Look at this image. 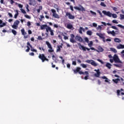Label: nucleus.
Returning a JSON list of instances; mask_svg holds the SVG:
<instances>
[{
  "label": "nucleus",
  "mask_w": 124,
  "mask_h": 124,
  "mask_svg": "<svg viewBox=\"0 0 124 124\" xmlns=\"http://www.w3.org/2000/svg\"><path fill=\"white\" fill-rule=\"evenodd\" d=\"M78 48L79 49H80V50H83V51H90V50H94V51H97V50L95 49L94 48V47H91L90 48H89L88 47H86L85 46H82V45H81V43H78Z\"/></svg>",
  "instance_id": "1"
},
{
  "label": "nucleus",
  "mask_w": 124,
  "mask_h": 124,
  "mask_svg": "<svg viewBox=\"0 0 124 124\" xmlns=\"http://www.w3.org/2000/svg\"><path fill=\"white\" fill-rule=\"evenodd\" d=\"M102 13L104 15H106V16H108V17H112V18H117V16L116 14H113L111 13L109 11H106L105 10H104L102 11Z\"/></svg>",
  "instance_id": "2"
},
{
  "label": "nucleus",
  "mask_w": 124,
  "mask_h": 124,
  "mask_svg": "<svg viewBox=\"0 0 124 124\" xmlns=\"http://www.w3.org/2000/svg\"><path fill=\"white\" fill-rule=\"evenodd\" d=\"M80 70L81 68H80V67H77L76 69L73 70L74 73L75 74H77L78 73H79V74H80V75H84L85 73H84L83 72H82Z\"/></svg>",
  "instance_id": "3"
},
{
  "label": "nucleus",
  "mask_w": 124,
  "mask_h": 124,
  "mask_svg": "<svg viewBox=\"0 0 124 124\" xmlns=\"http://www.w3.org/2000/svg\"><path fill=\"white\" fill-rule=\"evenodd\" d=\"M113 60L116 63H123V62L120 60L119 56L117 54H114L113 57Z\"/></svg>",
  "instance_id": "4"
},
{
  "label": "nucleus",
  "mask_w": 124,
  "mask_h": 124,
  "mask_svg": "<svg viewBox=\"0 0 124 124\" xmlns=\"http://www.w3.org/2000/svg\"><path fill=\"white\" fill-rule=\"evenodd\" d=\"M19 24H20V21L18 20H16L14 23V25L12 26V28H13V29H15V30H17V29H18Z\"/></svg>",
  "instance_id": "5"
},
{
  "label": "nucleus",
  "mask_w": 124,
  "mask_h": 124,
  "mask_svg": "<svg viewBox=\"0 0 124 124\" xmlns=\"http://www.w3.org/2000/svg\"><path fill=\"white\" fill-rule=\"evenodd\" d=\"M51 12L53 13L52 16L54 18H56L57 19H59L60 16L57 14V12H56L55 10L54 9H52L51 10Z\"/></svg>",
  "instance_id": "6"
},
{
  "label": "nucleus",
  "mask_w": 124,
  "mask_h": 124,
  "mask_svg": "<svg viewBox=\"0 0 124 124\" xmlns=\"http://www.w3.org/2000/svg\"><path fill=\"white\" fill-rule=\"evenodd\" d=\"M79 7L75 6L74 8L76 10H78V11H86L85 8H84L82 5H79Z\"/></svg>",
  "instance_id": "7"
},
{
  "label": "nucleus",
  "mask_w": 124,
  "mask_h": 124,
  "mask_svg": "<svg viewBox=\"0 0 124 124\" xmlns=\"http://www.w3.org/2000/svg\"><path fill=\"white\" fill-rule=\"evenodd\" d=\"M87 63H90V64L93 65V66H97V63L93 60H87L85 61Z\"/></svg>",
  "instance_id": "8"
},
{
  "label": "nucleus",
  "mask_w": 124,
  "mask_h": 124,
  "mask_svg": "<svg viewBox=\"0 0 124 124\" xmlns=\"http://www.w3.org/2000/svg\"><path fill=\"white\" fill-rule=\"evenodd\" d=\"M71 38H70V42L71 43H76V40H75V39H74V38H75V35H74V34H71L70 35Z\"/></svg>",
  "instance_id": "9"
},
{
  "label": "nucleus",
  "mask_w": 124,
  "mask_h": 124,
  "mask_svg": "<svg viewBox=\"0 0 124 124\" xmlns=\"http://www.w3.org/2000/svg\"><path fill=\"white\" fill-rule=\"evenodd\" d=\"M38 58L39 59H40V60H41L42 62H44L46 57H45V55H44V54H40L39 55Z\"/></svg>",
  "instance_id": "10"
},
{
  "label": "nucleus",
  "mask_w": 124,
  "mask_h": 124,
  "mask_svg": "<svg viewBox=\"0 0 124 124\" xmlns=\"http://www.w3.org/2000/svg\"><path fill=\"white\" fill-rule=\"evenodd\" d=\"M66 16L68 17V18L69 19H70L71 20H73L75 18V16H73L72 15H71V13L69 12H67L66 13Z\"/></svg>",
  "instance_id": "11"
},
{
  "label": "nucleus",
  "mask_w": 124,
  "mask_h": 124,
  "mask_svg": "<svg viewBox=\"0 0 124 124\" xmlns=\"http://www.w3.org/2000/svg\"><path fill=\"white\" fill-rule=\"evenodd\" d=\"M75 39L77 40V41H78V42H83V39L81 36L78 35L76 36Z\"/></svg>",
  "instance_id": "12"
},
{
  "label": "nucleus",
  "mask_w": 124,
  "mask_h": 124,
  "mask_svg": "<svg viewBox=\"0 0 124 124\" xmlns=\"http://www.w3.org/2000/svg\"><path fill=\"white\" fill-rule=\"evenodd\" d=\"M49 31L50 32V35H54V30H52L51 27H48L47 29H46V32H49Z\"/></svg>",
  "instance_id": "13"
},
{
  "label": "nucleus",
  "mask_w": 124,
  "mask_h": 124,
  "mask_svg": "<svg viewBox=\"0 0 124 124\" xmlns=\"http://www.w3.org/2000/svg\"><path fill=\"white\" fill-rule=\"evenodd\" d=\"M50 28V27L48 26L47 25H42L41 26V30H46V31H47V30H48V28Z\"/></svg>",
  "instance_id": "14"
},
{
  "label": "nucleus",
  "mask_w": 124,
  "mask_h": 124,
  "mask_svg": "<svg viewBox=\"0 0 124 124\" xmlns=\"http://www.w3.org/2000/svg\"><path fill=\"white\" fill-rule=\"evenodd\" d=\"M27 49L26 50V52H30V50H31L30 48H32V46L31 45V43H30V42H27Z\"/></svg>",
  "instance_id": "15"
},
{
  "label": "nucleus",
  "mask_w": 124,
  "mask_h": 124,
  "mask_svg": "<svg viewBox=\"0 0 124 124\" xmlns=\"http://www.w3.org/2000/svg\"><path fill=\"white\" fill-rule=\"evenodd\" d=\"M94 71H96L97 72L96 74H94L95 77H99V76H100V72L99 71V69H98V70L95 69Z\"/></svg>",
  "instance_id": "16"
},
{
  "label": "nucleus",
  "mask_w": 124,
  "mask_h": 124,
  "mask_svg": "<svg viewBox=\"0 0 124 124\" xmlns=\"http://www.w3.org/2000/svg\"><path fill=\"white\" fill-rule=\"evenodd\" d=\"M84 74L83 75H86V76H85L84 78V79L85 80H88V79H89V72L88 71H85V72H84Z\"/></svg>",
  "instance_id": "17"
},
{
  "label": "nucleus",
  "mask_w": 124,
  "mask_h": 124,
  "mask_svg": "<svg viewBox=\"0 0 124 124\" xmlns=\"http://www.w3.org/2000/svg\"><path fill=\"white\" fill-rule=\"evenodd\" d=\"M107 33H108V34H112V36H115V35H116V32H115L114 30L112 31H107Z\"/></svg>",
  "instance_id": "18"
},
{
  "label": "nucleus",
  "mask_w": 124,
  "mask_h": 124,
  "mask_svg": "<svg viewBox=\"0 0 124 124\" xmlns=\"http://www.w3.org/2000/svg\"><path fill=\"white\" fill-rule=\"evenodd\" d=\"M96 35L99 36V37H100V38H101V39L103 38L104 37V36L105 35V34L101 33H96Z\"/></svg>",
  "instance_id": "19"
},
{
  "label": "nucleus",
  "mask_w": 124,
  "mask_h": 124,
  "mask_svg": "<svg viewBox=\"0 0 124 124\" xmlns=\"http://www.w3.org/2000/svg\"><path fill=\"white\" fill-rule=\"evenodd\" d=\"M5 26H6V23L5 22L3 23L2 20L0 19V28H3V27H4Z\"/></svg>",
  "instance_id": "20"
},
{
  "label": "nucleus",
  "mask_w": 124,
  "mask_h": 124,
  "mask_svg": "<svg viewBox=\"0 0 124 124\" xmlns=\"http://www.w3.org/2000/svg\"><path fill=\"white\" fill-rule=\"evenodd\" d=\"M61 48H62V44L61 45L57 46L56 52H61Z\"/></svg>",
  "instance_id": "21"
},
{
  "label": "nucleus",
  "mask_w": 124,
  "mask_h": 124,
  "mask_svg": "<svg viewBox=\"0 0 124 124\" xmlns=\"http://www.w3.org/2000/svg\"><path fill=\"white\" fill-rule=\"evenodd\" d=\"M82 31H84L85 29H84V28H83V27H79V29H78V31L79 33H80V34H83V32H82Z\"/></svg>",
  "instance_id": "22"
},
{
  "label": "nucleus",
  "mask_w": 124,
  "mask_h": 124,
  "mask_svg": "<svg viewBox=\"0 0 124 124\" xmlns=\"http://www.w3.org/2000/svg\"><path fill=\"white\" fill-rule=\"evenodd\" d=\"M117 49H124V45L119 44L117 46Z\"/></svg>",
  "instance_id": "23"
},
{
  "label": "nucleus",
  "mask_w": 124,
  "mask_h": 124,
  "mask_svg": "<svg viewBox=\"0 0 124 124\" xmlns=\"http://www.w3.org/2000/svg\"><path fill=\"white\" fill-rule=\"evenodd\" d=\"M29 5H32V4H35V0H29Z\"/></svg>",
  "instance_id": "24"
},
{
  "label": "nucleus",
  "mask_w": 124,
  "mask_h": 124,
  "mask_svg": "<svg viewBox=\"0 0 124 124\" xmlns=\"http://www.w3.org/2000/svg\"><path fill=\"white\" fill-rule=\"evenodd\" d=\"M98 50H96L97 52H103V51H104V49H103V48H102V47L99 46L98 47Z\"/></svg>",
  "instance_id": "25"
},
{
  "label": "nucleus",
  "mask_w": 124,
  "mask_h": 124,
  "mask_svg": "<svg viewBox=\"0 0 124 124\" xmlns=\"http://www.w3.org/2000/svg\"><path fill=\"white\" fill-rule=\"evenodd\" d=\"M46 43L48 48H50L52 47V45H51V44L50 43H49V42L46 41Z\"/></svg>",
  "instance_id": "26"
},
{
  "label": "nucleus",
  "mask_w": 124,
  "mask_h": 124,
  "mask_svg": "<svg viewBox=\"0 0 124 124\" xmlns=\"http://www.w3.org/2000/svg\"><path fill=\"white\" fill-rule=\"evenodd\" d=\"M111 63H107V64H106V67H108V69H111Z\"/></svg>",
  "instance_id": "27"
},
{
  "label": "nucleus",
  "mask_w": 124,
  "mask_h": 124,
  "mask_svg": "<svg viewBox=\"0 0 124 124\" xmlns=\"http://www.w3.org/2000/svg\"><path fill=\"white\" fill-rule=\"evenodd\" d=\"M73 28V26H72V24H67V28L69 30H71Z\"/></svg>",
  "instance_id": "28"
},
{
  "label": "nucleus",
  "mask_w": 124,
  "mask_h": 124,
  "mask_svg": "<svg viewBox=\"0 0 124 124\" xmlns=\"http://www.w3.org/2000/svg\"><path fill=\"white\" fill-rule=\"evenodd\" d=\"M112 81L115 83V84H118V82H119V81H121V80L120 79V78H116L115 79H113Z\"/></svg>",
  "instance_id": "29"
},
{
  "label": "nucleus",
  "mask_w": 124,
  "mask_h": 124,
  "mask_svg": "<svg viewBox=\"0 0 124 124\" xmlns=\"http://www.w3.org/2000/svg\"><path fill=\"white\" fill-rule=\"evenodd\" d=\"M16 13L15 14V15L14 16L15 19H16V18L18 17V15H19V12H18V10H16Z\"/></svg>",
  "instance_id": "30"
},
{
  "label": "nucleus",
  "mask_w": 124,
  "mask_h": 124,
  "mask_svg": "<svg viewBox=\"0 0 124 124\" xmlns=\"http://www.w3.org/2000/svg\"><path fill=\"white\" fill-rule=\"evenodd\" d=\"M87 34H88V35H89L90 36H91L93 34V31H87Z\"/></svg>",
  "instance_id": "31"
},
{
  "label": "nucleus",
  "mask_w": 124,
  "mask_h": 124,
  "mask_svg": "<svg viewBox=\"0 0 124 124\" xmlns=\"http://www.w3.org/2000/svg\"><path fill=\"white\" fill-rule=\"evenodd\" d=\"M21 33L22 34V35H25L26 34H27V32H26L25 31V29H23L21 30Z\"/></svg>",
  "instance_id": "32"
},
{
  "label": "nucleus",
  "mask_w": 124,
  "mask_h": 124,
  "mask_svg": "<svg viewBox=\"0 0 124 124\" xmlns=\"http://www.w3.org/2000/svg\"><path fill=\"white\" fill-rule=\"evenodd\" d=\"M97 13H99V15L100 16L101 18L103 17V15H102V13H101V12H100V11L97 10Z\"/></svg>",
  "instance_id": "33"
},
{
  "label": "nucleus",
  "mask_w": 124,
  "mask_h": 124,
  "mask_svg": "<svg viewBox=\"0 0 124 124\" xmlns=\"http://www.w3.org/2000/svg\"><path fill=\"white\" fill-rule=\"evenodd\" d=\"M114 41H115V42H117L118 43L121 42V41L120 40V39H119L118 38H115L114 39Z\"/></svg>",
  "instance_id": "34"
},
{
  "label": "nucleus",
  "mask_w": 124,
  "mask_h": 124,
  "mask_svg": "<svg viewBox=\"0 0 124 124\" xmlns=\"http://www.w3.org/2000/svg\"><path fill=\"white\" fill-rule=\"evenodd\" d=\"M48 52L49 53H52V52H54V49H53V47H51V48H49V49L48 50Z\"/></svg>",
  "instance_id": "35"
},
{
  "label": "nucleus",
  "mask_w": 124,
  "mask_h": 124,
  "mask_svg": "<svg viewBox=\"0 0 124 124\" xmlns=\"http://www.w3.org/2000/svg\"><path fill=\"white\" fill-rule=\"evenodd\" d=\"M100 6H103V7H106V4H105V3H104V2H101Z\"/></svg>",
  "instance_id": "36"
},
{
  "label": "nucleus",
  "mask_w": 124,
  "mask_h": 124,
  "mask_svg": "<svg viewBox=\"0 0 124 124\" xmlns=\"http://www.w3.org/2000/svg\"><path fill=\"white\" fill-rule=\"evenodd\" d=\"M110 50L112 52H114V53H117V49H115L114 48H110Z\"/></svg>",
  "instance_id": "37"
},
{
  "label": "nucleus",
  "mask_w": 124,
  "mask_h": 124,
  "mask_svg": "<svg viewBox=\"0 0 124 124\" xmlns=\"http://www.w3.org/2000/svg\"><path fill=\"white\" fill-rule=\"evenodd\" d=\"M12 32L14 34V35H16V34H17V31L14 30H12Z\"/></svg>",
  "instance_id": "38"
},
{
  "label": "nucleus",
  "mask_w": 124,
  "mask_h": 124,
  "mask_svg": "<svg viewBox=\"0 0 124 124\" xmlns=\"http://www.w3.org/2000/svg\"><path fill=\"white\" fill-rule=\"evenodd\" d=\"M42 10V6H40L39 8L37 9V12H38V13H40V10Z\"/></svg>",
  "instance_id": "39"
},
{
  "label": "nucleus",
  "mask_w": 124,
  "mask_h": 124,
  "mask_svg": "<svg viewBox=\"0 0 124 124\" xmlns=\"http://www.w3.org/2000/svg\"><path fill=\"white\" fill-rule=\"evenodd\" d=\"M81 66H82V67H83V68H87V65L84 63L81 64Z\"/></svg>",
  "instance_id": "40"
},
{
  "label": "nucleus",
  "mask_w": 124,
  "mask_h": 124,
  "mask_svg": "<svg viewBox=\"0 0 124 124\" xmlns=\"http://www.w3.org/2000/svg\"><path fill=\"white\" fill-rule=\"evenodd\" d=\"M24 16L25 17V18H27V19H31V16H30L28 15H25Z\"/></svg>",
  "instance_id": "41"
},
{
  "label": "nucleus",
  "mask_w": 124,
  "mask_h": 124,
  "mask_svg": "<svg viewBox=\"0 0 124 124\" xmlns=\"http://www.w3.org/2000/svg\"><path fill=\"white\" fill-rule=\"evenodd\" d=\"M20 10L22 13H23V14H26L27 12H26V11H25V10H24L23 9H21Z\"/></svg>",
  "instance_id": "42"
},
{
  "label": "nucleus",
  "mask_w": 124,
  "mask_h": 124,
  "mask_svg": "<svg viewBox=\"0 0 124 124\" xmlns=\"http://www.w3.org/2000/svg\"><path fill=\"white\" fill-rule=\"evenodd\" d=\"M97 61L98 62H101V63H102V64H104V62H103V61H102V60H101L100 59H97Z\"/></svg>",
  "instance_id": "43"
},
{
  "label": "nucleus",
  "mask_w": 124,
  "mask_h": 124,
  "mask_svg": "<svg viewBox=\"0 0 124 124\" xmlns=\"http://www.w3.org/2000/svg\"><path fill=\"white\" fill-rule=\"evenodd\" d=\"M120 93H121V90H117V94L118 96L120 95Z\"/></svg>",
  "instance_id": "44"
},
{
  "label": "nucleus",
  "mask_w": 124,
  "mask_h": 124,
  "mask_svg": "<svg viewBox=\"0 0 124 124\" xmlns=\"http://www.w3.org/2000/svg\"><path fill=\"white\" fill-rule=\"evenodd\" d=\"M90 13H91L93 15H94V16H96V13L94 12L93 11H90Z\"/></svg>",
  "instance_id": "45"
},
{
  "label": "nucleus",
  "mask_w": 124,
  "mask_h": 124,
  "mask_svg": "<svg viewBox=\"0 0 124 124\" xmlns=\"http://www.w3.org/2000/svg\"><path fill=\"white\" fill-rule=\"evenodd\" d=\"M88 46L89 47H92V46H93V41H90V43L88 44Z\"/></svg>",
  "instance_id": "46"
},
{
  "label": "nucleus",
  "mask_w": 124,
  "mask_h": 124,
  "mask_svg": "<svg viewBox=\"0 0 124 124\" xmlns=\"http://www.w3.org/2000/svg\"><path fill=\"white\" fill-rule=\"evenodd\" d=\"M31 50L32 51V52H35V53L37 52V50H36V49H34V48H33L32 46V48H31Z\"/></svg>",
  "instance_id": "47"
},
{
  "label": "nucleus",
  "mask_w": 124,
  "mask_h": 124,
  "mask_svg": "<svg viewBox=\"0 0 124 124\" xmlns=\"http://www.w3.org/2000/svg\"><path fill=\"white\" fill-rule=\"evenodd\" d=\"M118 27H119V28H121V29H123V30H124V26L121 25V24H118Z\"/></svg>",
  "instance_id": "48"
},
{
  "label": "nucleus",
  "mask_w": 124,
  "mask_h": 124,
  "mask_svg": "<svg viewBox=\"0 0 124 124\" xmlns=\"http://www.w3.org/2000/svg\"><path fill=\"white\" fill-rule=\"evenodd\" d=\"M84 39H85V42H87V43H89V38H88L87 37H85L84 38Z\"/></svg>",
  "instance_id": "49"
},
{
  "label": "nucleus",
  "mask_w": 124,
  "mask_h": 124,
  "mask_svg": "<svg viewBox=\"0 0 124 124\" xmlns=\"http://www.w3.org/2000/svg\"><path fill=\"white\" fill-rule=\"evenodd\" d=\"M38 40H43V39L41 37V36H39L37 38Z\"/></svg>",
  "instance_id": "50"
},
{
  "label": "nucleus",
  "mask_w": 124,
  "mask_h": 124,
  "mask_svg": "<svg viewBox=\"0 0 124 124\" xmlns=\"http://www.w3.org/2000/svg\"><path fill=\"white\" fill-rule=\"evenodd\" d=\"M112 23H113L114 24H119V22H118V21H117V20H113Z\"/></svg>",
  "instance_id": "51"
},
{
  "label": "nucleus",
  "mask_w": 124,
  "mask_h": 124,
  "mask_svg": "<svg viewBox=\"0 0 124 124\" xmlns=\"http://www.w3.org/2000/svg\"><path fill=\"white\" fill-rule=\"evenodd\" d=\"M111 29H113V30H118V28L116 27V26H112L111 27Z\"/></svg>",
  "instance_id": "52"
},
{
  "label": "nucleus",
  "mask_w": 124,
  "mask_h": 124,
  "mask_svg": "<svg viewBox=\"0 0 124 124\" xmlns=\"http://www.w3.org/2000/svg\"><path fill=\"white\" fill-rule=\"evenodd\" d=\"M93 27H94V28H96V27H97V24L95 23H93Z\"/></svg>",
  "instance_id": "53"
},
{
  "label": "nucleus",
  "mask_w": 124,
  "mask_h": 124,
  "mask_svg": "<svg viewBox=\"0 0 124 124\" xmlns=\"http://www.w3.org/2000/svg\"><path fill=\"white\" fill-rule=\"evenodd\" d=\"M120 18L121 19H124V15L122 14H120Z\"/></svg>",
  "instance_id": "54"
},
{
  "label": "nucleus",
  "mask_w": 124,
  "mask_h": 124,
  "mask_svg": "<svg viewBox=\"0 0 124 124\" xmlns=\"http://www.w3.org/2000/svg\"><path fill=\"white\" fill-rule=\"evenodd\" d=\"M101 29H102V27H101V26H98V27H97V28H96V29L97 30H101Z\"/></svg>",
  "instance_id": "55"
},
{
  "label": "nucleus",
  "mask_w": 124,
  "mask_h": 124,
  "mask_svg": "<svg viewBox=\"0 0 124 124\" xmlns=\"http://www.w3.org/2000/svg\"><path fill=\"white\" fill-rule=\"evenodd\" d=\"M112 9L114 10V11H117V10H118V8H117L116 7H113Z\"/></svg>",
  "instance_id": "56"
},
{
  "label": "nucleus",
  "mask_w": 124,
  "mask_h": 124,
  "mask_svg": "<svg viewBox=\"0 0 124 124\" xmlns=\"http://www.w3.org/2000/svg\"><path fill=\"white\" fill-rule=\"evenodd\" d=\"M101 39H103V41L104 43H105L106 40H105V36H104V37L102 38Z\"/></svg>",
  "instance_id": "57"
},
{
  "label": "nucleus",
  "mask_w": 124,
  "mask_h": 124,
  "mask_svg": "<svg viewBox=\"0 0 124 124\" xmlns=\"http://www.w3.org/2000/svg\"><path fill=\"white\" fill-rule=\"evenodd\" d=\"M114 66H116V67H120L121 66L119 64H114Z\"/></svg>",
  "instance_id": "58"
},
{
  "label": "nucleus",
  "mask_w": 124,
  "mask_h": 124,
  "mask_svg": "<svg viewBox=\"0 0 124 124\" xmlns=\"http://www.w3.org/2000/svg\"><path fill=\"white\" fill-rule=\"evenodd\" d=\"M8 15L9 16L11 17V18H12V17H13V15H12V14L10 13H8Z\"/></svg>",
  "instance_id": "59"
},
{
  "label": "nucleus",
  "mask_w": 124,
  "mask_h": 124,
  "mask_svg": "<svg viewBox=\"0 0 124 124\" xmlns=\"http://www.w3.org/2000/svg\"><path fill=\"white\" fill-rule=\"evenodd\" d=\"M72 64H73V65H76V64H77L76 61H73Z\"/></svg>",
  "instance_id": "60"
},
{
  "label": "nucleus",
  "mask_w": 124,
  "mask_h": 124,
  "mask_svg": "<svg viewBox=\"0 0 124 124\" xmlns=\"http://www.w3.org/2000/svg\"><path fill=\"white\" fill-rule=\"evenodd\" d=\"M10 2L11 4H12V5L15 2L14 0H10Z\"/></svg>",
  "instance_id": "61"
},
{
  "label": "nucleus",
  "mask_w": 124,
  "mask_h": 124,
  "mask_svg": "<svg viewBox=\"0 0 124 124\" xmlns=\"http://www.w3.org/2000/svg\"><path fill=\"white\" fill-rule=\"evenodd\" d=\"M70 8L72 11H74V9H73V7L72 6H70Z\"/></svg>",
  "instance_id": "62"
},
{
  "label": "nucleus",
  "mask_w": 124,
  "mask_h": 124,
  "mask_svg": "<svg viewBox=\"0 0 124 124\" xmlns=\"http://www.w3.org/2000/svg\"><path fill=\"white\" fill-rule=\"evenodd\" d=\"M121 54H122V58H123V57H124V50H123L121 52Z\"/></svg>",
  "instance_id": "63"
},
{
  "label": "nucleus",
  "mask_w": 124,
  "mask_h": 124,
  "mask_svg": "<svg viewBox=\"0 0 124 124\" xmlns=\"http://www.w3.org/2000/svg\"><path fill=\"white\" fill-rule=\"evenodd\" d=\"M31 22L28 21V22H27V26H28V27H30V26H31Z\"/></svg>",
  "instance_id": "64"
}]
</instances>
